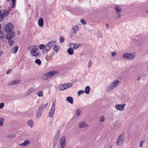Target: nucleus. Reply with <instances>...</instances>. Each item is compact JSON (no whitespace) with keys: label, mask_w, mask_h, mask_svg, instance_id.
<instances>
[{"label":"nucleus","mask_w":148,"mask_h":148,"mask_svg":"<svg viewBox=\"0 0 148 148\" xmlns=\"http://www.w3.org/2000/svg\"><path fill=\"white\" fill-rule=\"evenodd\" d=\"M56 42L54 41H52L49 42L46 45L40 44L39 46V49H42L43 53H46L49 51L52 47L56 44Z\"/></svg>","instance_id":"f257e3e1"},{"label":"nucleus","mask_w":148,"mask_h":148,"mask_svg":"<svg viewBox=\"0 0 148 148\" xmlns=\"http://www.w3.org/2000/svg\"><path fill=\"white\" fill-rule=\"evenodd\" d=\"M58 73L57 71H50L43 75L42 77V79L43 80L48 79L55 74H58Z\"/></svg>","instance_id":"f03ea898"},{"label":"nucleus","mask_w":148,"mask_h":148,"mask_svg":"<svg viewBox=\"0 0 148 148\" xmlns=\"http://www.w3.org/2000/svg\"><path fill=\"white\" fill-rule=\"evenodd\" d=\"M73 85V84L72 83H67L60 85L58 86V88L59 90L63 91L71 87Z\"/></svg>","instance_id":"7ed1b4c3"},{"label":"nucleus","mask_w":148,"mask_h":148,"mask_svg":"<svg viewBox=\"0 0 148 148\" xmlns=\"http://www.w3.org/2000/svg\"><path fill=\"white\" fill-rule=\"evenodd\" d=\"M124 137L125 135L124 134H121L119 135L118 139L116 140V144L117 145L121 146L123 145Z\"/></svg>","instance_id":"20e7f679"},{"label":"nucleus","mask_w":148,"mask_h":148,"mask_svg":"<svg viewBox=\"0 0 148 148\" xmlns=\"http://www.w3.org/2000/svg\"><path fill=\"white\" fill-rule=\"evenodd\" d=\"M66 145V138L64 136L62 137L60 140V148H64Z\"/></svg>","instance_id":"39448f33"},{"label":"nucleus","mask_w":148,"mask_h":148,"mask_svg":"<svg viewBox=\"0 0 148 148\" xmlns=\"http://www.w3.org/2000/svg\"><path fill=\"white\" fill-rule=\"evenodd\" d=\"M123 57L126 59L133 60L135 57V56L132 53H126L123 54Z\"/></svg>","instance_id":"423d86ee"},{"label":"nucleus","mask_w":148,"mask_h":148,"mask_svg":"<svg viewBox=\"0 0 148 148\" xmlns=\"http://www.w3.org/2000/svg\"><path fill=\"white\" fill-rule=\"evenodd\" d=\"M119 82V81L118 80H115L108 86L107 88L108 90H112L114 89V88L118 86Z\"/></svg>","instance_id":"0eeeda50"},{"label":"nucleus","mask_w":148,"mask_h":148,"mask_svg":"<svg viewBox=\"0 0 148 148\" xmlns=\"http://www.w3.org/2000/svg\"><path fill=\"white\" fill-rule=\"evenodd\" d=\"M14 27L13 25L11 23H8L5 26V28L6 32L13 31H12Z\"/></svg>","instance_id":"6e6552de"},{"label":"nucleus","mask_w":148,"mask_h":148,"mask_svg":"<svg viewBox=\"0 0 148 148\" xmlns=\"http://www.w3.org/2000/svg\"><path fill=\"white\" fill-rule=\"evenodd\" d=\"M126 105V104H116L115 106V108L117 110L120 111H123Z\"/></svg>","instance_id":"1a4fd4ad"},{"label":"nucleus","mask_w":148,"mask_h":148,"mask_svg":"<svg viewBox=\"0 0 148 148\" xmlns=\"http://www.w3.org/2000/svg\"><path fill=\"white\" fill-rule=\"evenodd\" d=\"M6 32L7 34L6 36V37L7 40H10L14 36V31L8 32Z\"/></svg>","instance_id":"9d476101"},{"label":"nucleus","mask_w":148,"mask_h":148,"mask_svg":"<svg viewBox=\"0 0 148 148\" xmlns=\"http://www.w3.org/2000/svg\"><path fill=\"white\" fill-rule=\"evenodd\" d=\"M21 82L20 80L18 79H16L14 80L10 81L7 84V85L8 86H10L15 84H17L20 83Z\"/></svg>","instance_id":"9b49d317"},{"label":"nucleus","mask_w":148,"mask_h":148,"mask_svg":"<svg viewBox=\"0 0 148 148\" xmlns=\"http://www.w3.org/2000/svg\"><path fill=\"white\" fill-rule=\"evenodd\" d=\"M27 50L30 51V53L32 51H38V49L37 46L33 45L27 47Z\"/></svg>","instance_id":"f8f14e48"},{"label":"nucleus","mask_w":148,"mask_h":148,"mask_svg":"<svg viewBox=\"0 0 148 148\" xmlns=\"http://www.w3.org/2000/svg\"><path fill=\"white\" fill-rule=\"evenodd\" d=\"M35 89L33 88L32 87L28 89L27 91L24 94V96H28L32 92H34L35 91Z\"/></svg>","instance_id":"ddd939ff"},{"label":"nucleus","mask_w":148,"mask_h":148,"mask_svg":"<svg viewBox=\"0 0 148 148\" xmlns=\"http://www.w3.org/2000/svg\"><path fill=\"white\" fill-rule=\"evenodd\" d=\"M9 11H7L6 10H2L0 11V13L1 14H2L3 16H6L8 15L9 12L10 11L11 9L10 7L9 8Z\"/></svg>","instance_id":"4468645a"},{"label":"nucleus","mask_w":148,"mask_h":148,"mask_svg":"<svg viewBox=\"0 0 148 148\" xmlns=\"http://www.w3.org/2000/svg\"><path fill=\"white\" fill-rule=\"evenodd\" d=\"M30 143V141L28 140H26L23 143L19 144L18 145L19 146L23 147H25Z\"/></svg>","instance_id":"2eb2a0df"},{"label":"nucleus","mask_w":148,"mask_h":148,"mask_svg":"<svg viewBox=\"0 0 148 148\" xmlns=\"http://www.w3.org/2000/svg\"><path fill=\"white\" fill-rule=\"evenodd\" d=\"M80 46L79 44L71 43L70 44V46L74 49H76Z\"/></svg>","instance_id":"dca6fc26"},{"label":"nucleus","mask_w":148,"mask_h":148,"mask_svg":"<svg viewBox=\"0 0 148 148\" xmlns=\"http://www.w3.org/2000/svg\"><path fill=\"white\" fill-rule=\"evenodd\" d=\"M79 126L80 128H82L87 127L88 125L86 124L85 121H82L79 123Z\"/></svg>","instance_id":"f3484780"},{"label":"nucleus","mask_w":148,"mask_h":148,"mask_svg":"<svg viewBox=\"0 0 148 148\" xmlns=\"http://www.w3.org/2000/svg\"><path fill=\"white\" fill-rule=\"evenodd\" d=\"M79 30V27L77 25H75L72 27L71 30L72 33L75 34Z\"/></svg>","instance_id":"a211bd4d"},{"label":"nucleus","mask_w":148,"mask_h":148,"mask_svg":"<svg viewBox=\"0 0 148 148\" xmlns=\"http://www.w3.org/2000/svg\"><path fill=\"white\" fill-rule=\"evenodd\" d=\"M43 111L41 110L40 109L38 108L37 112L36 115V117L39 118L40 117L42 114Z\"/></svg>","instance_id":"6ab92c4d"},{"label":"nucleus","mask_w":148,"mask_h":148,"mask_svg":"<svg viewBox=\"0 0 148 148\" xmlns=\"http://www.w3.org/2000/svg\"><path fill=\"white\" fill-rule=\"evenodd\" d=\"M38 25L40 27H42L43 26L44 24V21L43 19L42 18H40L38 20Z\"/></svg>","instance_id":"aec40b11"},{"label":"nucleus","mask_w":148,"mask_h":148,"mask_svg":"<svg viewBox=\"0 0 148 148\" xmlns=\"http://www.w3.org/2000/svg\"><path fill=\"white\" fill-rule=\"evenodd\" d=\"M55 112V111L54 110L52 109H51L49 111V116L50 117H52Z\"/></svg>","instance_id":"412c9836"},{"label":"nucleus","mask_w":148,"mask_h":148,"mask_svg":"<svg viewBox=\"0 0 148 148\" xmlns=\"http://www.w3.org/2000/svg\"><path fill=\"white\" fill-rule=\"evenodd\" d=\"M27 124L31 128H32L34 125V122L32 120H30L28 121Z\"/></svg>","instance_id":"4be33fe9"},{"label":"nucleus","mask_w":148,"mask_h":148,"mask_svg":"<svg viewBox=\"0 0 148 148\" xmlns=\"http://www.w3.org/2000/svg\"><path fill=\"white\" fill-rule=\"evenodd\" d=\"M67 101L71 104L73 103V99L71 97H68L66 98Z\"/></svg>","instance_id":"5701e85b"},{"label":"nucleus","mask_w":148,"mask_h":148,"mask_svg":"<svg viewBox=\"0 0 148 148\" xmlns=\"http://www.w3.org/2000/svg\"><path fill=\"white\" fill-rule=\"evenodd\" d=\"M48 103L45 104H41L39 108L43 111V110L45 109L47 106Z\"/></svg>","instance_id":"b1692460"},{"label":"nucleus","mask_w":148,"mask_h":148,"mask_svg":"<svg viewBox=\"0 0 148 148\" xmlns=\"http://www.w3.org/2000/svg\"><path fill=\"white\" fill-rule=\"evenodd\" d=\"M67 53L70 55H72L74 53V51L73 48H70L68 49L67 51Z\"/></svg>","instance_id":"393cba45"},{"label":"nucleus","mask_w":148,"mask_h":148,"mask_svg":"<svg viewBox=\"0 0 148 148\" xmlns=\"http://www.w3.org/2000/svg\"><path fill=\"white\" fill-rule=\"evenodd\" d=\"M18 48V46H16L15 47H14L12 49V53H16L17 51Z\"/></svg>","instance_id":"a878e982"},{"label":"nucleus","mask_w":148,"mask_h":148,"mask_svg":"<svg viewBox=\"0 0 148 148\" xmlns=\"http://www.w3.org/2000/svg\"><path fill=\"white\" fill-rule=\"evenodd\" d=\"M90 90V87L89 86H87L85 88L84 92H85V93L86 94H88L89 93Z\"/></svg>","instance_id":"bb28decb"},{"label":"nucleus","mask_w":148,"mask_h":148,"mask_svg":"<svg viewBox=\"0 0 148 148\" xmlns=\"http://www.w3.org/2000/svg\"><path fill=\"white\" fill-rule=\"evenodd\" d=\"M75 112L77 116L78 117L80 115L81 111L80 109H77Z\"/></svg>","instance_id":"cd10ccee"},{"label":"nucleus","mask_w":148,"mask_h":148,"mask_svg":"<svg viewBox=\"0 0 148 148\" xmlns=\"http://www.w3.org/2000/svg\"><path fill=\"white\" fill-rule=\"evenodd\" d=\"M39 53L36 52V51H32V53H30V55L33 56H36L38 55Z\"/></svg>","instance_id":"c85d7f7f"},{"label":"nucleus","mask_w":148,"mask_h":148,"mask_svg":"<svg viewBox=\"0 0 148 148\" xmlns=\"http://www.w3.org/2000/svg\"><path fill=\"white\" fill-rule=\"evenodd\" d=\"M114 8L117 13L121 12V9L120 7L119 6H115Z\"/></svg>","instance_id":"c756f323"},{"label":"nucleus","mask_w":148,"mask_h":148,"mask_svg":"<svg viewBox=\"0 0 148 148\" xmlns=\"http://www.w3.org/2000/svg\"><path fill=\"white\" fill-rule=\"evenodd\" d=\"M43 93L42 91H40L37 92V95L39 97H43Z\"/></svg>","instance_id":"7c9ffc66"},{"label":"nucleus","mask_w":148,"mask_h":148,"mask_svg":"<svg viewBox=\"0 0 148 148\" xmlns=\"http://www.w3.org/2000/svg\"><path fill=\"white\" fill-rule=\"evenodd\" d=\"M16 135L14 134H10L8 135L6 137L8 138H14Z\"/></svg>","instance_id":"2f4dec72"},{"label":"nucleus","mask_w":148,"mask_h":148,"mask_svg":"<svg viewBox=\"0 0 148 148\" xmlns=\"http://www.w3.org/2000/svg\"><path fill=\"white\" fill-rule=\"evenodd\" d=\"M35 63L38 64V65H40L41 64V61L39 59H36L35 61Z\"/></svg>","instance_id":"473e14b6"},{"label":"nucleus","mask_w":148,"mask_h":148,"mask_svg":"<svg viewBox=\"0 0 148 148\" xmlns=\"http://www.w3.org/2000/svg\"><path fill=\"white\" fill-rule=\"evenodd\" d=\"M4 32H3L0 31V38L3 39L4 37Z\"/></svg>","instance_id":"72a5a7b5"},{"label":"nucleus","mask_w":148,"mask_h":148,"mask_svg":"<svg viewBox=\"0 0 148 148\" xmlns=\"http://www.w3.org/2000/svg\"><path fill=\"white\" fill-rule=\"evenodd\" d=\"M105 120L104 117L103 116H101L99 118V121L100 122H103Z\"/></svg>","instance_id":"f704fd0d"},{"label":"nucleus","mask_w":148,"mask_h":148,"mask_svg":"<svg viewBox=\"0 0 148 148\" xmlns=\"http://www.w3.org/2000/svg\"><path fill=\"white\" fill-rule=\"evenodd\" d=\"M92 64V62L91 60H89L88 64V68H90Z\"/></svg>","instance_id":"c9c22d12"},{"label":"nucleus","mask_w":148,"mask_h":148,"mask_svg":"<svg viewBox=\"0 0 148 148\" xmlns=\"http://www.w3.org/2000/svg\"><path fill=\"white\" fill-rule=\"evenodd\" d=\"M3 118H0V127L2 126L3 124Z\"/></svg>","instance_id":"e433bc0d"},{"label":"nucleus","mask_w":148,"mask_h":148,"mask_svg":"<svg viewBox=\"0 0 148 148\" xmlns=\"http://www.w3.org/2000/svg\"><path fill=\"white\" fill-rule=\"evenodd\" d=\"M59 49V47L58 46H56L53 48V50L55 51H58Z\"/></svg>","instance_id":"4c0bfd02"},{"label":"nucleus","mask_w":148,"mask_h":148,"mask_svg":"<svg viewBox=\"0 0 148 148\" xmlns=\"http://www.w3.org/2000/svg\"><path fill=\"white\" fill-rule=\"evenodd\" d=\"M145 140H141L140 143V147H142L143 146V145L145 143Z\"/></svg>","instance_id":"58836bf2"},{"label":"nucleus","mask_w":148,"mask_h":148,"mask_svg":"<svg viewBox=\"0 0 148 148\" xmlns=\"http://www.w3.org/2000/svg\"><path fill=\"white\" fill-rule=\"evenodd\" d=\"M57 140L53 139V144L54 147H55L56 146V145L57 143Z\"/></svg>","instance_id":"ea45409f"},{"label":"nucleus","mask_w":148,"mask_h":148,"mask_svg":"<svg viewBox=\"0 0 148 148\" xmlns=\"http://www.w3.org/2000/svg\"><path fill=\"white\" fill-rule=\"evenodd\" d=\"M84 93V90H80L78 92V95L79 96Z\"/></svg>","instance_id":"a19ab883"},{"label":"nucleus","mask_w":148,"mask_h":148,"mask_svg":"<svg viewBox=\"0 0 148 148\" xmlns=\"http://www.w3.org/2000/svg\"><path fill=\"white\" fill-rule=\"evenodd\" d=\"M16 1H12V5L11 7L12 8H14L15 7L16 5L15 2Z\"/></svg>","instance_id":"79ce46f5"},{"label":"nucleus","mask_w":148,"mask_h":148,"mask_svg":"<svg viewBox=\"0 0 148 148\" xmlns=\"http://www.w3.org/2000/svg\"><path fill=\"white\" fill-rule=\"evenodd\" d=\"M81 22L83 25H85L86 24V22L83 19H81L80 20Z\"/></svg>","instance_id":"37998d69"},{"label":"nucleus","mask_w":148,"mask_h":148,"mask_svg":"<svg viewBox=\"0 0 148 148\" xmlns=\"http://www.w3.org/2000/svg\"><path fill=\"white\" fill-rule=\"evenodd\" d=\"M64 41V38L63 37L61 36L60 38V42H61L62 43Z\"/></svg>","instance_id":"c03bdc74"},{"label":"nucleus","mask_w":148,"mask_h":148,"mask_svg":"<svg viewBox=\"0 0 148 148\" xmlns=\"http://www.w3.org/2000/svg\"><path fill=\"white\" fill-rule=\"evenodd\" d=\"M4 106V104L3 103H0V109L2 108Z\"/></svg>","instance_id":"a18cd8bd"},{"label":"nucleus","mask_w":148,"mask_h":148,"mask_svg":"<svg viewBox=\"0 0 148 148\" xmlns=\"http://www.w3.org/2000/svg\"><path fill=\"white\" fill-rule=\"evenodd\" d=\"M55 105H56V104L53 102V104H52V107H51V109H53V110L54 109L55 110V106H56Z\"/></svg>","instance_id":"49530a36"},{"label":"nucleus","mask_w":148,"mask_h":148,"mask_svg":"<svg viewBox=\"0 0 148 148\" xmlns=\"http://www.w3.org/2000/svg\"><path fill=\"white\" fill-rule=\"evenodd\" d=\"M9 44L11 46L14 44V42L13 40H10L8 42Z\"/></svg>","instance_id":"de8ad7c7"},{"label":"nucleus","mask_w":148,"mask_h":148,"mask_svg":"<svg viewBox=\"0 0 148 148\" xmlns=\"http://www.w3.org/2000/svg\"><path fill=\"white\" fill-rule=\"evenodd\" d=\"M3 16L2 14L0 13V21H1L3 19Z\"/></svg>","instance_id":"09e8293b"},{"label":"nucleus","mask_w":148,"mask_h":148,"mask_svg":"<svg viewBox=\"0 0 148 148\" xmlns=\"http://www.w3.org/2000/svg\"><path fill=\"white\" fill-rule=\"evenodd\" d=\"M116 54V52H112L111 53V56L113 57L115 56Z\"/></svg>","instance_id":"8fccbe9b"},{"label":"nucleus","mask_w":148,"mask_h":148,"mask_svg":"<svg viewBox=\"0 0 148 148\" xmlns=\"http://www.w3.org/2000/svg\"><path fill=\"white\" fill-rule=\"evenodd\" d=\"M121 15L120 13H117V15L116 16V18H119L120 17Z\"/></svg>","instance_id":"3c124183"},{"label":"nucleus","mask_w":148,"mask_h":148,"mask_svg":"<svg viewBox=\"0 0 148 148\" xmlns=\"http://www.w3.org/2000/svg\"><path fill=\"white\" fill-rule=\"evenodd\" d=\"M11 69H9L7 73V74H10V73L11 72Z\"/></svg>","instance_id":"603ef678"},{"label":"nucleus","mask_w":148,"mask_h":148,"mask_svg":"<svg viewBox=\"0 0 148 148\" xmlns=\"http://www.w3.org/2000/svg\"><path fill=\"white\" fill-rule=\"evenodd\" d=\"M98 37L99 38H101L102 36V35L101 33H98Z\"/></svg>","instance_id":"864d4df0"},{"label":"nucleus","mask_w":148,"mask_h":148,"mask_svg":"<svg viewBox=\"0 0 148 148\" xmlns=\"http://www.w3.org/2000/svg\"><path fill=\"white\" fill-rule=\"evenodd\" d=\"M54 138H55V139L57 140V139L58 138V135H56L55 136H54Z\"/></svg>","instance_id":"5fc2aeb1"},{"label":"nucleus","mask_w":148,"mask_h":148,"mask_svg":"<svg viewBox=\"0 0 148 148\" xmlns=\"http://www.w3.org/2000/svg\"><path fill=\"white\" fill-rule=\"evenodd\" d=\"M141 79V77H139L137 78V79L138 80H140Z\"/></svg>","instance_id":"6e6d98bb"},{"label":"nucleus","mask_w":148,"mask_h":148,"mask_svg":"<svg viewBox=\"0 0 148 148\" xmlns=\"http://www.w3.org/2000/svg\"><path fill=\"white\" fill-rule=\"evenodd\" d=\"M108 26H109V25L107 23L106 24V27H108Z\"/></svg>","instance_id":"4d7b16f0"},{"label":"nucleus","mask_w":148,"mask_h":148,"mask_svg":"<svg viewBox=\"0 0 148 148\" xmlns=\"http://www.w3.org/2000/svg\"><path fill=\"white\" fill-rule=\"evenodd\" d=\"M2 52L1 51H0V55L2 53Z\"/></svg>","instance_id":"13d9d810"},{"label":"nucleus","mask_w":148,"mask_h":148,"mask_svg":"<svg viewBox=\"0 0 148 148\" xmlns=\"http://www.w3.org/2000/svg\"><path fill=\"white\" fill-rule=\"evenodd\" d=\"M146 13L147 14H148V10H147L146 11Z\"/></svg>","instance_id":"bf43d9fd"},{"label":"nucleus","mask_w":148,"mask_h":148,"mask_svg":"<svg viewBox=\"0 0 148 148\" xmlns=\"http://www.w3.org/2000/svg\"><path fill=\"white\" fill-rule=\"evenodd\" d=\"M108 148H112V147L111 146H110Z\"/></svg>","instance_id":"052dcab7"},{"label":"nucleus","mask_w":148,"mask_h":148,"mask_svg":"<svg viewBox=\"0 0 148 148\" xmlns=\"http://www.w3.org/2000/svg\"><path fill=\"white\" fill-rule=\"evenodd\" d=\"M1 25L0 24V29L1 28Z\"/></svg>","instance_id":"680f3d73"},{"label":"nucleus","mask_w":148,"mask_h":148,"mask_svg":"<svg viewBox=\"0 0 148 148\" xmlns=\"http://www.w3.org/2000/svg\"><path fill=\"white\" fill-rule=\"evenodd\" d=\"M11 1H16V0H11Z\"/></svg>","instance_id":"e2e57ef3"},{"label":"nucleus","mask_w":148,"mask_h":148,"mask_svg":"<svg viewBox=\"0 0 148 148\" xmlns=\"http://www.w3.org/2000/svg\"><path fill=\"white\" fill-rule=\"evenodd\" d=\"M8 1H9V0H7Z\"/></svg>","instance_id":"0e129e2a"}]
</instances>
